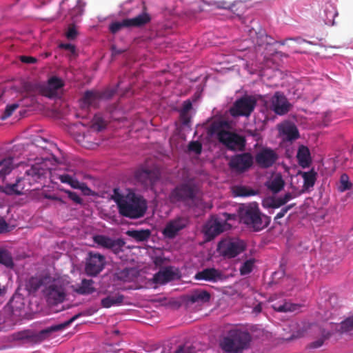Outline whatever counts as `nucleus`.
I'll use <instances>...</instances> for the list:
<instances>
[{"mask_svg":"<svg viewBox=\"0 0 353 353\" xmlns=\"http://www.w3.org/2000/svg\"><path fill=\"white\" fill-rule=\"evenodd\" d=\"M45 198L52 201H56L61 204H65V202L61 198L54 194H46Z\"/></svg>","mask_w":353,"mask_h":353,"instance_id":"nucleus-61","label":"nucleus"},{"mask_svg":"<svg viewBox=\"0 0 353 353\" xmlns=\"http://www.w3.org/2000/svg\"><path fill=\"white\" fill-rule=\"evenodd\" d=\"M231 123L222 119L213 120L207 128V133L210 137L216 136L220 143L230 150H243L245 139L237 133L231 132Z\"/></svg>","mask_w":353,"mask_h":353,"instance_id":"nucleus-1","label":"nucleus"},{"mask_svg":"<svg viewBox=\"0 0 353 353\" xmlns=\"http://www.w3.org/2000/svg\"><path fill=\"white\" fill-rule=\"evenodd\" d=\"M13 169V158L8 157L0 161V179L4 181L6 175Z\"/></svg>","mask_w":353,"mask_h":353,"instance_id":"nucleus-31","label":"nucleus"},{"mask_svg":"<svg viewBox=\"0 0 353 353\" xmlns=\"http://www.w3.org/2000/svg\"><path fill=\"white\" fill-rule=\"evenodd\" d=\"M100 101V92L88 90L85 92L81 99V106L83 108H89L90 106L96 108Z\"/></svg>","mask_w":353,"mask_h":353,"instance_id":"nucleus-21","label":"nucleus"},{"mask_svg":"<svg viewBox=\"0 0 353 353\" xmlns=\"http://www.w3.org/2000/svg\"><path fill=\"white\" fill-rule=\"evenodd\" d=\"M293 198L291 193H286L283 196L279 197L273 200L271 206L274 208H278L285 205L288 201Z\"/></svg>","mask_w":353,"mask_h":353,"instance_id":"nucleus-39","label":"nucleus"},{"mask_svg":"<svg viewBox=\"0 0 353 353\" xmlns=\"http://www.w3.org/2000/svg\"><path fill=\"white\" fill-rule=\"evenodd\" d=\"M210 299V294L203 290H196L193 291L188 297V300L192 303H207Z\"/></svg>","mask_w":353,"mask_h":353,"instance_id":"nucleus-26","label":"nucleus"},{"mask_svg":"<svg viewBox=\"0 0 353 353\" xmlns=\"http://www.w3.org/2000/svg\"><path fill=\"white\" fill-rule=\"evenodd\" d=\"M189 223L190 220L188 216H177L166 224L163 234L167 238L173 239L181 230L185 228Z\"/></svg>","mask_w":353,"mask_h":353,"instance_id":"nucleus-14","label":"nucleus"},{"mask_svg":"<svg viewBox=\"0 0 353 353\" xmlns=\"http://www.w3.org/2000/svg\"><path fill=\"white\" fill-rule=\"evenodd\" d=\"M245 249L243 241L234 239H225L218 243L217 252L224 259H230L236 257Z\"/></svg>","mask_w":353,"mask_h":353,"instance_id":"nucleus-6","label":"nucleus"},{"mask_svg":"<svg viewBox=\"0 0 353 353\" xmlns=\"http://www.w3.org/2000/svg\"><path fill=\"white\" fill-rule=\"evenodd\" d=\"M29 334V330H24L17 333V339L19 340L28 341V335Z\"/></svg>","mask_w":353,"mask_h":353,"instance_id":"nucleus-63","label":"nucleus"},{"mask_svg":"<svg viewBox=\"0 0 353 353\" xmlns=\"http://www.w3.org/2000/svg\"><path fill=\"white\" fill-rule=\"evenodd\" d=\"M78 35L76 26L74 24H70L65 32V37L68 40H74Z\"/></svg>","mask_w":353,"mask_h":353,"instance_id":"nucleus-47","label":"nucleus"},{"mask_svg":"<svg viewBox=\"0 0 353 353\" xmlns=\"http://www.w3.org/2000/svg\"><path fill=\"white\" fill-rule=\"evenodd\" d=\"M39 91L43 96L48 98H53L56 97L57 92L54 90L48 84L42 85L40 86Z\"/></svg>","mask_w":353,"mask_h":353,"instance_id":"nucleus-42","label":"nucleus"},{"mask_svg":"<svg viewBox=\"0 0 353 353\" xmlns=\"http://www.w3.org/2000/svg\"><path fill=\"white\" fill-rule=\"evenodd\" d=\"M251 341L248 332L232 329L220 339L219 345L223 353H242L250 347Z\"/></svg>","mask_w":353,"mask_h":353,"instance_id":"nucleus-3","label":"nucleus"},{"mask_svg":"<svg viewBox=\"0 0 353 353\" xmlns=\"http://www.w3.org/2000/svg\"><path fill=\"white\" fill-rule=\"evenodd\" d=\"M352 187V183L349 180V176L346 174H343L340 177V185L338 190L341 192L350 190Z\"/></svg>","mask_w":353,"mask_h":353,"instance_id":"nucleus-37","label":"nucleus"},{"mask_svg":"<svg viewBox=\"0 0 353 353\" xmlns=\"http://www.w3.org/2000/svg\"><path fill=\"white\" fill-rule=\"evenodd\" d=\"M175 353H194V351L190 347L180 346Z\"/></svg>","mask_w":353,"mask_h":353,"instance_id":"nucleus-62","label":"nucleus"},{"mask_svg":"<svg viewBox=\"0 0 353 353\" xmlns=\"http://www.w3.org/2000/svg\"><path fill=\"white\" fill-rule=\"evenodd\" d=\"M292 107L286 97L281 92L277 91L270 99V108L278 115L287 114Z\"/></svg>","mask_w":353,"mask_h":353,"instance_id":"nucleus-15","label":"nucleus"},{"mask_svg":"<svg viewBox=\"0 0 353 353\" xmlns=\"http://www.w3.org/2000/svg\"><path fill=\"white\" fill-rule=\"evenodd\" d=\"M284 134L286 135L288 140L293 141L299 138V133L297 128L294 125L287 126L284 130Z\"/></svg>","mask_w":353,"mask_h":353,"instance_id":"nucleus-36","label":"nucleus"},{"mask_svg":"<svg viewBox=\"0 0 353 353\" xmlns=\"http://www.w3.org/2000/svg\"><path fill=\"white\" fill-rule=\"evenodd\" d=\"M9 226L3 218H0V234L9 232Z\"/></svg>","mask_w":353,"mask_h":353,"instance_id":"nucleus-57","label":"nucleus"},{"mask_svg":"<svg viewBox=\"0 0 353 353\" xmlns=\"http://www.w3.org/2000/svg\"><path fill=\"white\" fill-rule=\"evenodd\" d=\"M135 177L145 188L152 187L158 180L157 173L150 170H137Z\"/></svg>","mask_w":353,"mask_h":353,"instance_id":"nucleus-20","label":"nucleus"},{"mask_svg":"<svg viewBox=\"0 0 353 353\" xmlns=\"http://www.w3.org/2000/svg\"><path fill=\"white\" fill-rule=\"evenodd\" d=\"M43 284V278L40 276H32L26 283V288L30 292H36Z\"/></svg>","mask_w":353,"mask_h":353,"instance_id":"nucleus-34","label":"nucleus"},{"mask_svg":"<svg viewBox=\"0 0 353 353\" xmlns=\"http://www.w3.org/2000/svg\"><path fill=\"white\" fill-rule=\"evenodd\" d=\"M338 15V12L333 3L326 2L319 10L318 20L327 26L335 24L334 19Z\"/></svg>","mask_w":353,"mask_h":353,"instance_id":"nucleus-17","label":"nucleus"},{"mask_svg":"<svg viewBox=\"0 0 353 353\" xmlns=\"http://www.w3.org/2000/svg\"><path fill=\"white\" fill-rule=\"evenodd\" d=\"M294 204H290V205H287V206L284 207L283 208H282L281 210V211L277 213L274 219L277 220L279 219L283 218L285 215V214L288 212V210H290L294 206Z\"/></svg>","mask_w":353,"mask_h":353,"instance_id":"nucleus-54","label":"nucleus"},{"mask_svg":"<svg viewBox=\"0 0 353 353\" xmlns=\"http://www.w3.org/2000/svg\"><path fill=\"white\" fill-rule=\"evenodd\" d=\"M111 50H112V54L113 56H117V55L121 54L125 51V50L118 49L114 46H112Z\"/></svg>","mask_w":353,"mask_h":353,"instance_id":"nucleus-64","label":"nucleus"},{"mask_svg":"<svg viewBox=\"0 0 353 353\" xmlns=\"http://www.w3.org/2000/svg\"><path fill=\"white\" fill-rule=\"evenodd\" d=\"M59 48L68 50L72 54L75 52V46L70 43H61Z\"/></svg>","mask_w":353,"mask_h":353,"instance_id":"nucleus-60","label":"nucleus"},{"mask_svg":"<svg viewBox=\"0 0 353 353\" xmlns=\"http://www.w3.org/2000/svg\"><path fill=\"white\" fill-rule=\"evenodd\" d=\"M124 299V296L119 293L114 295H109L101 299V304L103 307L109 308L113 305H121Z\"/></svg>","mask_w":353,"mask_h":353,"instance_id":"nucleus-29","label":"nucleus"},{"mask_svg":"<svg viewBox=\"0 0 353 353\" xmlns=\"http://www.w3.org/2000/svg\"><path fill=\"white\" fill-rule=\"evenodd\" d=\"M105 127V122L104 120L98 116H95L92 120V128L97 131H101Z\"/></svg>","mask_w":353,"mask_h":353,"instance_id":"nucleus-46","label":"nucleus"},{"mask_svg":"<svg viewBox=\"0 0 353 353\" xmlns=\"http://www.w3.org/2000/svg\"><path fill=\"white\" fill-rule=\"evenodd\" d=\"M20 60L25 63H35L37 61L35 57L28 56H21Z\"/></svg>","mask_w":353,"mask_h":353,"instance_id":"nucleus-59","label":"nucleus"},{"mask_svg":"<svg viewBox=\"0 0 353 353\" xmlns=\"http://www.w3.org/2000/svg\"><path fill=\"white\" fill-rule=\"evenodd\" d=\"M0 263L7 268H12L14 266L12 257L8 251L0 249Z\"/></svg>","mask_w":353,"mask_h":353,"instance_id":"nucleus-35","label":"nucleus"},{"mask_svg":"<svg viewBox=\"0 0 353 353\" xmlns=\"http://www.w3.org/2000/svg\"><path fill=\"white\" fill-rule=\"evenodd\" d=\"M43 294L48 305H56L65 300L66 290L63 283L57 280L45 288Z\"/></svg>","mask_w":353,"mask_h":353,"instance_id":"nucleus-8","label":"nucleus"},{"mask_svg":"<svg viewBox=\"0 0 353 353\" xmlns=\"http://www.w3.org/2000/svg\"><path fill=\"white\" fill-rule=\"evenodd\" d=\"M268 37L266 34L260 33V35L257 36V37H256V42L259 46H263L265 43H267V44L269 43V41H268Z\"/></svg>","mask_w":353,"mask_h":353,"instance_id":"nucleus-53","label":"nucleus"},{"mask_svg":"<svg viewBox=\"0 0 353 353\" xmlns=\"http://www.w3.org/2000/svg\"><path fill=\"white\" fill-rule=\"evenodd\" d=\"M81 314H78L73 316L69 320L65 321L63 323H60L58 325H52L46 329H43L39 332H34L32 330H29V334L28 335V342L38 343H41L45 339H46L51 333L54 332H57L61 330L68 326H69L72 322H74L76 319L80 316Z\"/></svg>","mask_w":353,"mask_h":353,"instance_id":"nucleus-9","label":"nucleus"},{"mask_svg":"<svg viewBox=\"0 0 353 353\" xmlns=\"http://www.w3.org/2000/svg\"><path fill=\"white\" fill-rule=\"evenodd\" d=\"M256 105V100L252 97H242L235 101L230 109L233 117L246 116L251 114Z\"/></svg>","mask_w":353,"mask_h":353,"instance_id":"nucleus-13","label":"nucleus"},{"mask_svg":"<svg viewBox=\"0 0 353 353\" xmlns=\"http://www.w3.org/2000/svg\"><path fill=\"white\" fill-rule=\"evenodd\" d=\"M57 179H59L61 183L69 185L70 182L72 181L73 177L71 176L70 174H63L58 175Z\"/></svg>","mask_w":353,"mask_h":353,"instance_id":"nucleus-55","label":"nucleus"},{"mask_svg":"<svg viewBox=\"0 0 353 353\" xmlns=\"http://www.w3.org/2000/svg\"><path fill=\"white\" fill-rule=\"evenodd\" d=\"M126 194L123 195L120 193L118 188H114L113 190V194L111 196V199L117 203L118 209L121 207V205L125 201Z\"/></svg>","mask_w":353,"mask_h":353,"instance_id":"nucleus-41","label":"nucleus"},{"mask_svg":"<svg viewBox=\"0 0 353 353\" xmlns=\"http://www.w3.org/2000/svg\"><path fill=\"white\" fill-rule=\"evenodd\" d=\"M23 180L21 178H18L13 183H6L2 187V191L7 194H16L20 195L23 194L24 190Z\"/></svg>","mask_w":353,"mask_h":353,"instance_id":"nucleus-23","label":"nucleus"},{"mask_svg":"<svg viewBox=\"0 0 353 353\" xmlns=\"http://www.w3.org/2000/svg\"><path fill=\"white\" fill-rule=\"evenodd\" d=\"M279 156L276 150L271 148H262L255 155L257 165L263 169L272 167L278 161Z\"/></svg>","mask_w":353,"mask_h":353,"instance_id":"nucleus-12","label":"nucleus"},{"mask_svg":"<svg viewBox=\"0 0 353 353\" xmlns=\"http://www.w3.org/2000/svg\"><path fill=\"white\" fill-rule=\"evenodd\" d=\"M226 225V223L221 222L217 219L208 221L203 228V232L207 236L208 240H212L215 236L222 233Z\"/></svg>","mask_w":353,"mask_h":353,"instance_id":"nucleus-18","label":"nucleus"},{"mask_svg":"<svg viewBox=\"0 0 353 353\" xmlns=\"http://www.w3.org/2000/svg\"><path fill=\"white\" fill-rule=\"evenodd\" d=\"M243 4L242 3H240L239 6L238 3H233V4H230V3L228 2H226V1H219L217 3V7L219 8H223V9H230L231 10L232 12H236L238 10V9L240 8V7H243Z\"/></svg>","mask_w":353,"mask_h":353,"instance_id":"nucleus-44","label":"nucleus"},{"mask_svg":"<svg viewBox=\"0 0 353 353\" xmlns=\"http://www.w3.org/2000/svg\"><path fill=\"white\" fill-rule=\"evenodd\" d=\"M188 150L195 152L196 154H199L202 151V145L199 141H192L188 144Z\"/></svg>","mask_w":353,"mask_h":353,"instance_id":"nucleus-49","label":"nucleus"},{"mask_svg":"<svg viewBox=\"0 0 353 353\" xmlns=\"http://www.w3.org/2000/svg\"><path fill=\"white\" fill-rule=\"evenodd\" d=\"M200 188L193 180L189 179L177 185L170 192L169 198L172 203H181L185 206L195 205Z\"/></svg>","mask_w":353,"mask_h":353,"instance_id":"nucleus-4","label":"nucleus"},{"mask_svg":"<svg viewBox=\"0 0 353 353\" xmlns=\"http://www.w3.org/2000/svg\"><path fill=\"white\" fill-rule=\"evenodd\" d=\"M125 234L137 242H146L151 236V231L149 229H132L127 230Z\"/></svg>","mask_w":353,"mask_h":353,"instance_id":"nucleus-25","label":"nucleus"},{"mask_svg":"<svg viewBox=\"0 0 353 353\" xmlns=\"http://www.w3.org/2000/svg\"><path fill=\"white\" fill-rule=\"evenodd\" d=\"M129 272H130V270L127 269V268L120 271L117 274L118 279H121V280H123L124 281H128V280Z\"/></svg>","mask_w":353,"mask_h":353,"instance_id":"nucleus-56","label":"nucleus"},{"mask_svg":"<svg viewBox=\"0 0 353 353\" xmlns=\"http://www.w3.org/2000/svg\"><path fill=\"white\" fill-rule=\"evenodd\" d=\"M150 15L144 11L135 17L124 19L121 21L112 22L109 26V30L111 33L116 34L123 28H141L150 23Z\"/></svg>","mask_w":353,"mask_h":353,"instance_id":"nucleus-7","label":"nucleus"},{"mask_svg":"<svg viewBox=\"0 0 353 353\" xmlns=\"http://www.w3.org/2000/svg\"><path fill=\"white\" fill-rule=\"evenodd\" d=\"M174 273L172 271L166 268L164 270L159 271L153 276V282L157 284H165L173 279Z\"/></svg>","mask_w":353,"mask_h":353,"instance_id":"nucleus-28","label":"nucleus"},{"mask_svg":"<svg viewBox=\"0 0 353 353\" xmlns=\"http://www.w3.org/2000/svg\"><path fill=\"white\" fill-rule=\"evenodd\" d=\"M93 285V280L83 279L79 285H73L72 289L73 291L78 294L88 295L95 292V288Z\"/></svg>","mask_w":353,"mask_h":353,"instance_id":"nucleus-22","label":"nucleus"},{"mask_svg":"<svg viewBox=\"0 0 353 353\" xmlns=\"http://www.w3.org/2000/svg\"><path fill=\"white\" fill-rule=\"evenodd\" d=\"M254 164V157L250 152L236 154L231 157L228 165L230 168L239 174L249 170Z\"/></svg>","mask_w":353,"mask_h":353,"instance_id":"nucleus-10","label":"nucleus"},{"mask_svg":"<svg viewBox=\"0 0 353 353\" xmlns=\"http://www.w3.org/2000/svg\"><path fill=\"white\" fill-rule=\"evenodd\" d=\"M296 158L299 165L303 168H308L312 163L310 150L305 145L299 148Z\"/></svg>","mask_w":353,"mask_h":353,"instance_id":"nucleus-24","label":"nucleus"},{"mask_svg":"<svg viewBox=\"0 0 353 353\" xmlns=\"http://www.w3.org/2000/svg\"><path fill=\"white\" fill-rule=\"evenodd\" d=\"M116 90L114 89H107L103 92H100V98L101 99H109L112 98L115 94Z\"/></svg>","mask_w":353,"mask_h":353,"instance_id":"nucleus-51","label":"nucleus"},{"mask_svg":"<svg viewBox=\"0 0 353 353\" xmlns=\"http://www.w3.org/2000/svg\"><path fill=\"white\" fill-rule=\"evenodd\" d=\"M254 263V259H250L248 260H246L244 263H243L239 269L241 274L246 275L250 274L253 270Z\"/></svg>","mask_w":353,"mask_h":353,"instance_id":"nucleus-38","label":"nucleus"},{"mask_svg":"<svg viewBox=\"0 0 353 353\" xmlns=\"http://www.w3.org/2000/svg\"><path fill=\"white\" fill-rule=\"evenodd\" d=\"M26 176L23 179V181H28L30 185L38 182L42 176L43 172L38 166H32L26 172Z\"/></svg>","mask_w":353,"mask_h":353,"instance_id":"nucleus-27","label":"nucleus"},{"mask_svg":"<svg viewBox=\"0 0 353 353\" xmlns=\"http://www.w3.org/2000/svg\"><path fill=\"white\" fill-rule=\"evenodd\" d=\"M285 185V181L280 174H276L266 183L267 188L273 193L279 192Z\"/></svg>","mask_w":353,"mask_h":353,"instance_id":"nucleus-30","label":"nucleus"},{"mask_svg":"<svg viewBox=\"0 0 353 353\" xmlns=\"http://www.w3.org/2000/svg\"><path fill=\"white\" fill-rule=\"evenodd\" d=\"M302 176L304 181L303 187L305 189H309L314 185L316 180V173L313 170L303 172Z\"/></svg>","mask_w":353,"mask_h":353,"instance_id":"nucleus-33","label":"nucleus"},{"mask_svg":"<svg viewBox=\"0 0 353 353\" xmlns=\"http://www.w3.org/2000/svg\"><path fill=\"white\" fill-rule=\"evenodd\" d=\"M192 104L190 100H186L183 102V108L180 112L188 113L189 111L192 109Z\"/></svg>","mask_w":353,"mask_h":353,"instance_id":"nucleus-58","label":"nucleus"},{"mask_svg":"<svg viewBox=\"0 0 353 353\" xmlns=\"http://www.w3.org/2000/svg\"><path fill=\"white\" fill-rule=\"evenodd\" d=\"M105 258L103 255L93 252H89L86 257L85 272L88 276H95L104 268Z\"/></svg>","mask_w":353,"mask_h":353,"instance_id":"nucleus-11","label":"nucleus"},{"mask_svg":"<svg viewBox=\"0 0 353 353\" xmlns=\"http://www.w3.org/2000/svg\"><path fill=\"white\" fill-rule=\"evenodd\" d=\"M180 121L183 125L190 126L191 122V117L188 113L180 112Z\"/></svg>","mask_w":353,"mask_h":353,"instance_id":"nucleus-52","label":"nucleus"},{"mask_svg":"<svg viewBox=\"0 0 353 353\" xmlns=\"http://www.w3.org/2000/svg\"><path fill=\"white\" fill-rule=\"evenodd\" d=\"M60 191L63 192L64 193L68 194V198L72 200L74 203L77 204H81L82 199L81 198L74 192H72L69 190L65 188H60Z\"/></svg>","mask_w":353,"mask_h":353,"instance_id":"nucleus-45","label":"nucleus"},{"mask_svg":"<svg viewBox=\"0 0 353 353\" xmlns=\"http://www.w3.org/2000/svg\"><path fill=\"white\" fill-rule=\"evenodd\" d=\"M147 210V203L143 196L129 192L125 201L119 208V214L130 219H139L144 216Z\"/></svg>","mask_w":353,"mask_h":353,"instance_id":"nucleus-5","label":"nucleus"},{"mask_svg":"<svg viewBox=\"0 0 353 353\" xmlns=\"http://www.w3.org/2000/svg\"><path fill=\"white\" fill-rule=\"evenodd\" d=\"M339 330L341 332H348L353 330V315L341 323Z\"/></svg>","mask_w":353,"mask_h":353,"instance_id":"nucleus-40","label":"nucleus"},{"mask_svg":"<svg viewBox=\"0 0 353 353\" xmlns=\"http://www.w3.org/2000/svg\"><path fill=\"white\" fill-rule=\"evenodd\" d=\"M93 240L99 246L110 249L115 254L121 252L125 244V242L121 239H112L109 236L101 234L94 236Z\"/></svg>","mask_w":353,"mask_h":353,"instance_id":"nucleus-16","label":"nucleus"},{"mask_svg":"<svg viewBox=\"0 0 353 353\" xmlns=\"http://www.w3.org/2000/svg\"><path fill=\"white\" fill-rule=\"evenodd\" d=\"M232 193L234 196H250L256 194V191L243 185H236L232 188Z\"/></svg>","mask_w":353,"mask_h":353,"instance_id":"nucleus-32","label":"nucleus"},{"mask_svg":"<svg viewBox=\"0 0 353 353\" xmlns=\"http://www.w3.org/2000/svg\"><path fill=\"white\" fill-rule=\"evenodd\" d=\"M238 214L240 221L254 232L267 228L271 221L270 216L261 212L256 203L242 204L239 208Z\"/></svg>","mask_w":353,"mask_h":353,"instance_id":"nucleus-2","label":"nucleus"},{"mask_svg":"<svg viewBox=\"0 0 353 353\" xmlns=\"http://www.w3.org/2000/svg\"><path fill=\"white\" fill-rule=\"evenodd\" d=\"M54 90L57 92V90L63 86L62 80L57 77H52L48 81V83Z\"/></svg>","mask_w":353,"mask_h":353,"instance_id":"nucleus-43","label":"nucleus"},{"mask_svg":"<svg viewBox=\"0 0 353 353\" xmlns=\"http://www.w3.org/2000/svg\"><path fill=\"white\" fill-rule=\"evenodd\" d=\"M18 103H12L10 105H8L5 109V111L2 115V119H6L10 117L14 111H15L19 108Z\"/></svg>","mask_w":353,"mask_h":353,"instance_id":"nucleus-48","label":"nucleus"},{"mask_svg":"<svg viewBox=\"0 0 353 353\" xmlns=\"http://www.w3.org/2000/svg\"><path fill=\"white\" fill-rule=\"evenodd\" d=\"M196 280H204L205 281L216 283L223 279L221 271L214 268H208L198 272L195 276Z\"/></svg>","mask_w":353,"mask_h":353,"instance_id":"nucleus-19","label":"nucleus"},{"mask_svg":"<svg viewBox=\"0 0 353 353\" xmlns=\"http://www.w3.org/2000/svg\"><path fill=\"white\" fill-rule=\"evenodd\" d=\"M294 306L292 305L290 303H285L282 305H273V308L274 309V310L277 311V312H288V311H293L294 310Z\"/></svg>","mask_w":353,"mask_h":353,"instance_id":"nucleus-50","label":"nucleus"}]
</instances>
